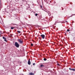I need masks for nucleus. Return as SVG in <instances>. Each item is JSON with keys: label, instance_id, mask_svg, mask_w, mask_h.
<instances>
[{"label": "nucleus", "instance_id": "nucleus-1", "mask_svg": "<svg viewBox=\"0 0 75 75\" xmlns=\"http://www.w3.org/2000/svg\"><path fill=\"white\" fill-rule=\"evenodd\" d=\"M15 45L16 47H17V48H18L20 46V45L19 44H18L17 42H15Z\"/></svg>", "mask_w": 75, "mask_h": 75}, {"label": "nucleus", "instance_id": "nucleus-2", "mask_svg": "<svg viewBox=\"0 0 75 75\" xmlns=\"http://www.w3.org/2000/svg\"><path fill=\"white\" fill-rule=\"evenodd\" d=\"M18 41L19 42H20L21 44H23V41L22 39H18Z\"/></svg>", "mask_w": 75, "mask_h": 75}, {"label": "nucleus", "instance_id": "nucleus-3", "mask_svg": "<svg viewBox=\"0 0 75 75\" xmlns=\"http://www.w3.org/2000/svg\"><path fill=\"white\" fill-rule=\"evenodd\" d=\"M40 36L42 39H44V38H45V35H40Z\"/></svg>", "mask_w": 75, "mask_h": 75}, {"label": "nucleus", "instance_id": "nucleus-4", "mask_svg": "<svg viewBox=\"0 0 75 75\" xmlns=\"http://www.w3.org/2000/svg\"><path fill=\"white\" fill-rule=\"evenodd\" d=\"M28 65L31 64V62H30V59H29L28 62Z\"/></svg>", "mask_w": 75, "mask_h": 75}, {"label": "nucleus", "instance_id": "nucleus-5", "mask_svg": "<svg viewBox=\"0 0 75 75\" xmlns=\"http://www.w3.org/2000/svg\"><path fill=\"white\" fill-rule=\"evenodd\" d=\"M3 38L4 39V40L5 41H6V42H7V40H6V38L4 37H3Z\"/></svg>", "mask_w": 75, "mask_h": 75}, {"label": "nucleus", "instance_id": "nucleus-6", "mask_svg": "<svg viewBox=\"0 0 75 75\" xmlns=\"http://www.w3.org/2000/svg\"><path fill=\"white\" fill-rule=\"evenodd\" d=\"M69 69L71 71H75V69L69 68Z\"/></svg>", "mask_w": 75, "mask_h": 75}, {"label": "nucleus", "instance_id": "nucleus-7", "mask_svg": "<svg viewBox=\"0 0 75 75\" xmlns=\"http://www.w3.org/2000/svg\"><path fill=\"white\" fill-rule=\"evenodd\" d=\"M29 74V75H34V73H30Z\"/></svg>", "mask_w": 75, "mask_h": 75}, {"label": "nucleus", "instance_id": "nucleus-8", "mask_svg": "<svg viewBox=\"0 0 75 75\" xmlns=\"http://www.w3.org/2000/svg\"><path fill=\"white\" fill-rule=\"evenodd\" d=\"M40 67H41V68H42V67H44V65L42 64L40 65Z\"/></svg>", "mask_w": 75, "mask_h": 75}, {"label": "nucleus", "instance_id": "nucleus-9", "mask_svg": "<svg viewBox=\"0 0 75 75\" xmlns=\"http://www.w3.org/2000/svg\"><path fill=\"white\" fill-rule=\"evenodd\" d=\"M17 32L18 33H19V34H20V33H21V32L20 31H17Z\"/></svg>", "mask_w": 75, "mask_h": 75}, {"label": "nucleus", "instance_id": "nucleus-10", "mask_svg": "<svg viewBox=\"0 0 75 75\" xmlns=\"http://www.w3.org/2000/svg\"><path fill=\"white\" fill-rule=\"evenodd\" d=\"M11 29H12V30H13L14 28L12 27L11 28Z\"/></svg>", "mask_w": 75, "mask_h": 75}, {"label": "nucleus", "instance_id": "nucleus-11", "mask_svg": "<svg viewBox=\"0 0 75 75\" xmlns=\"http://www.w3.org/2000/svg\"><path fill=\"white\" fill-rule=\"evenodd\" d=\"M44 61H47V59L46 58H44Z\"/></svg>", "mask_w": 75, "mask_h": 75}, {"label": "nucleus", "instance_id": "nucleus-12", "mask_svg": "<svg viewBox=\"0 0 75 75\" xmlns=\"http://www.w3.org/2000/svg\"><path fill=\"white\" fill-rule=\"evenodd\" d=\"M35 16H38V14L37 13L35 14Z\"/></svg>", "mask_w": 75, "mask_h": 75}, {"label": "nucleus", "instance_id": "nucleus-13", "mask_svg": "<svg viewBox=\"0 0 75 75\" xmlns=\"http://www.w3.org/2000/svg\"><path fill=\"white\" fill-rule=\"evenodd\" d=\"M31 46H33V44H31Z\"/></svg>", "mask_w": 75, "mask_h": 75}, {"label": "nucleus", "instance_id": "nucleus-14", "mask_svg": "<svg viewBox=\"0 0 75 75\" xmlns=\"http://www.w3.org/2000/svg\"><path fill=\"white\" fill-rule=\"evenodd\" d=\"M33 65H35V63H33Z\"/></svg>", "mask_w": 75, "mask_h": 75}, {"label": "nucleus", "instance_id": "nucleus-15", "mask_svg": "<svg viewBox=\"0 0 75 75\" xmlns=\"http://www.w3.org/2000/svg\"><path fill=\"white\" fill-rule=\"evenodd\" d=\"M67 31H69V30H67Z\"/></svg>", "mask_w": 75, "mask_h": 75}, {"label": "nucleus", "instance_id": "nucleus-16", "mask_svg": "<svg viewBox=\"0 0 75 75\" xmlns=\"http://www.w3.org/2000/svg\"><path fill=\"white\" fill-rule=\"evenodd\" d=\"M59 66V64H57Z\"/></svg>", "mask_w": 75, "mask_h": 75}, {"label": "nucleus", "instance_id": "nucleus-17", "mask_svg": "<svg viewBox=\"0 0 75 75\" xmlns=\"http://www.w3.org/2000/svg\"><path fill=\"white\" fill-rule=\"evenodd\" d=\"M41 8H42V6H41Z\"/></svg>", "mask_w": 75, "mask_h": 75}, {"label": "nucleus", "instance_id": "nucleus-18", "mask_svg": "<svg viewBox=\"0 0 75 75\" xmlns=\"http://www.w3.org/2000/svg\"><path fill=\"white\" fill-rule=\"evenodd\" d=\"M66 23H67V22H67V21H66Z\"/></svg>", "mask_w": 75, "mask_h": 75}]
</instances>
